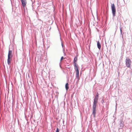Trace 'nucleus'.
<instances>
[{"label":"nucleus","mask_w":132,"mask_h":132,"mask_svg":"<svg viewBox=\"0 0 132 132\" xmlns=\"http://www.w3.org/2000/svg\"><path fill=\"white\" fill-rule=\"evenodd\" d=\"M98 96L97 95H96L95 98L94 100V102L93 103V105L92 108V114L94 117H95V114L96 113V107L97 104V103Z\"/></svg>","instance_id":"1"},{"label":"nucleus","mask_w":132,"mask_h":132,"mask_svg":"<svg viewBox=\"0 0 132 132\" xmlns=\"http://www.w3.org/2000/svg\"><path fill=\"white\" fill-rule=\"evenodd\" d=\"M77 56L75 57L73 60V64L74 66V69L76 71V77L77 78H78L79 77V70L78 65L77 63Z\"/></svg>","instance_id":"2"},{"label":"nucleus","mask_w":132,"mask_h":132,"mask_svg":"<svg viewBox=\"0 0 132 132\" xmlns=\"http://www.w3.org/2000/svg\"><path fill=\"white\" fill-rule=\"evenodd\" d=\"M12 50H9L7 59V63L9 65H10L11 63V61L12 60Z\"/></svg>","instance_id":"3"},{"label":"nucleus","mask_w":132,"mask_h":132,"mask_svg":"<svg viewBox=\"0 0 132 132\" xmlns=\"http://www.w3.org/2000/svg\"><path fill=\"white\" fill-rule=\"evenodd\" d=\"M125 61L126 66L130 68L131 61L130 59L129 58L127 57Z\"/></svg>","instance_id":"4"},{"label":"nucleus","mask_w":132,"mask_h":132,"mask_svg":"<svg viewBox=\"0 0 132 132\" xmlns=\"http://www.w3.org/2000/svg\"><path fill=\"white\" fill-rule=\"evenodd\" d=\"M111 8L112 13L113 16H114L116 15V9L114 4L113 3L111 4Z\"/></svg>","instance_id":"5"},{"label":"nucleus","mask_w":132,"mask_h":132,"mask_svg":"<svg viewBox=\"0 0 132 132\" xmlns=\"http://www.w3.org/2000/svg\"><path fill=\"white\" fill-rule=\"evenodd\" d=\"M22 3V5L24 7H25L26 4V0H20Z\"/></svg>","instance_id":"6"},{"label":"nucleus","mask_w":132,"mask_h":132,"mask_svg":"<svg viewBox=\"0 0 132 132\" xmlns=\"http://www.w3.org/2000/svg\"><path fill=\"white\" fill-rule=\"evenodd\" d=\"M97 46L98 48L100 49L101 48V45L98 41L97 42Z\"/></svg>","instance_id":"7"},{"label":"nucleus","mask_w":132,"mask_h":132,"mask_svg":"<svg viewBox=\"0 0 132 132\" xmlns=\"http://www.w3.org/2000/svg\"><path fill=\"white\" fill-rule=\"evenodd\" d=\"M65 88L67 90L69 89V84L68 83H67L65 85Z\"/></svg>","instance_id":"8"},{"label":"nucleus","mask_w":132,"mask_h":132,"mask_svg":"<svg viewBox=\"0 0 132 132\" xmlns=\"http://www.w3.org/2000/svg\"><path fill=\"white\" fill-rule=\"evenodd\" d=\"M119 125L120 127V128H122L124 126V124L122 122H120V123L119 124Z\"/></svg>","instance_id":"9"},{"label":"nucleus","mask_w":132,"mask_h":132,"mask_svg":"<svg viewBox=\"0 0 132 132\" xmlns=\"http://www.w3.org/2000/svg\"><path fill=\"white\" fill-rule=\"evenodd\" d=\"M11 31H12V33L13 35V37L14 38V34H13V32H14V31H13V30H12Z\"/></svg>","instance_id":"10"},{"label":"nucleus","mask_w":132,"mask_h":132,"mask_svg":"<svg viewBox=\"0 0 132 132\" xmlns=\"http://www.w3.org/2000/svg\"><path fill=\"white\" fill-rule=\"evenodd\" d=\"M56 132H59V130L58 128H57Z\"/></svg>","instance_id":"11"},{"label":"nucleus","mask_w":132,"mask_h":132,"mask_svg":"<svg viewBox=\"0 0 132 132\" xmlns=\"http://www.w3.org/2000/svg\"><path fill=\"white\" fill-rule=\"evenodd\" d=\"M122 28L121 27L120 28V33L121 34H122Z\"/></svg>","instance_id":"12"},{"label":"nucleus","mask_w":132,"mask_h":132,"mask_svg":"<svg viewBox=\"0 0 132 132\" xmlns=\"http://www.w3.org/2000/svg\"><path fill=\"white\" fill-rule=\"evenodd\" d=\"M64 57L63 56H62L60 59V61L61 62L62 60L64 59Z\"/></svg>","instance_id":"13"},{"label":"nucleus","mask_w":132,"mask_h":132,"mask_svg":"<svg viewBox=\"0 0 132 132\" xmlns=\"http://www.w3.org/2000/svg\"><path fill=\"white\" fill-rule=\"evenodd\" d=\"M96 95H97V96H98V93H97L96 94Z\"/></svg>","instance_id":"14"}]
</instances>
